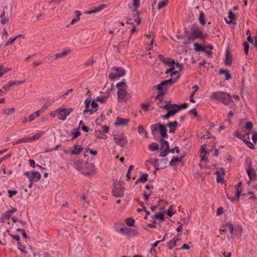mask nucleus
Instances as JSON below:
<instances>
[{
  "instance_id": "f257e3e1",
  "label": "nucleus",
  "mask_w": 257,
  "mask_h": 257,
  "mask_svg": "<svg viewBox=\"0 0 257 257\" xmlns=\"http://www.w3.org/2000/svg\"><path fill=\"white\" fill-rule=\"evenodd\" d=\"M210 98L211 99L219 101L225 105H228L232 101L231 96L228 93L221 91L213 92Z\"/></svg>"
},
{
  "instance_id": "f03ea898",
  "label": "nucleus",
  "mask_w": 257,
  "mask_h": 257,
  "mask_svg": "<svg viewBox=\"0 0 257 257\" xmlns=\"http://www.w3.org/2000/svg\"><path fill=\"white\" fill-rule=\"evenodd\" d=\"M176 81V80L175 78H174V79L170 78L169 79L163 81L161 82L159 84L156 85L155 87L159 90V93L156 96V99H160L161 98V97H163V96L165 94V92L163 90H164L165 91L167 90V88L166 86L171 85L172 84L175 83Z\"/></svg>"
},
{
  "instance_id": "7ed1b4c3",
  "label": "nucleus",
  "mask_w": 257,
  "mask_h": 257,
  "mask_svg": "<svg viewBox=\"0 0 257 257\" xmlns=\"http://www.w3.org/2000/svg\"><path fill=\"white\" fill-rule=\"evenodd\" d=\"M191 33L188 35L189 40L193 41H195L196 39H201L204 40L206 38V36L203 34L202 31L197 28H193L191 29Z\"/></svg>"
},
{
  "instance_id": "20e7f679",
  "label": "nucleus",
  "mask_w": 257,
  "mask_h": 257,
  "mask_svg": "<svg viewBox=\"0 0 257 257\" xmlns=\"http://www.w3.org/2000/svg\"><path fill=\"white\" fill-rule=\"evenodd\" d=\"M125 73V70L120 67H113L109 75V78L114 80L124 75Z\"/></svg>"
},
{
  "instance_id": "39448f33",
  "label": "nucleus",
  "mask_w": 257,
  "mask_h": 257,
  "mask_svg": "<svg viewBox=\"0 0 257 257\" xmlns=\"http://www.w3.org/2000/svg\"><path fill=\"white\" fill-rule=\"evenodd\" d=\"M74 110L73 108H58L55 110V112L57 113V117L59 119L62 120H65L67 116Z\"/></svg>"
},
{
  "instance_id": "423d86ee",
  "label": "nucleus",
  "mask_w": 257,
  "mask_h": 257,
  "mask_svg": "<svg viewBox=\"0 0 257 257\" xmlns=\"http://www.w3.org/2000/svg\"><path fill=\"white\" fill-rule=\"evenodd\" d=\"M113 140L115 144L121 147H124L127 144L126 137L123 134H113Z\"/></svg>"
},
{
  "instance_id": "0eeeda50",
  "label": "nucleus",
  "mask_w": 257,
  "mask_h": 257,
  "mask_svg": "<svg viewBox=\"0 0 257 257\" xmlns=\"http://www.w3.org/2000/svg\"><path fill=\"white\" fill-rule=\"evenodd\" d=\"M124 190L122 186L121 183L118 182L115 184L114 188L112 190L113 194L114 196L121 197L123 195Z\"/></svg>"
},
{
  "instance_id": "6e6552de",
  "label": "nucleus",
  "mask_w": 257,
  "mask_h": 257,
  "mask_svg": "<svg viewBox=\"0 0 257 257\" xmlns=\"http://www.w3.org/2000/svg\"><path fill=\"white\" fill-rule=\"evenodd\" d=\"M125 89V88L119 89L117 92L118 98L122 101H126L131 97V95L126 92Z\"/></svg>"
},
{
  "instance_id": "1a4fd4ad",
  "label": "nucleus",
  "mask_w": 257,
  "mask_h": 257,
  "mask_svg": "<svg viewBox=\"0 0 257 257\" xmlns=\"http://www.w3.org/2000/svg\"><path fill=\"white\" fill-rule=\"evenodd\" d=\"M137 232L138 230L128 228L126 226H122L120 227L119 233L122 235H131L133 233H136Z\"/></svg>"
},
{
  "instance_id": "9d476101",
  "label": "nucleus",
  "mask_w": 257,
  "mask_h": 257,
  "mask_svg": "<svg viewBox=\"0 0 257 257\" xmlns=\"http://www.w3.org/2000/svg\"><path fill=\"white\" fill-rule=\"evenodd\" d=\"M227 230H229L231 234H233L234 231V227L232 223H226L223 225L221 228H220L219 230L220 232H226Z\"/></svg>"
},
{
  "instance_id": "9b49d317",
  "label": "nucleus",
  "mask_w": 257,
  "mask_h": 257,
  "mask_svg": "<svg viewBox=\"0 0 257 257\" xmlns=\"http://www.w3.org/2000/svg\"><path fill=\"white\" fill-rule=\"evenodd\" d=\"M236 193L233 197H230L227 196L228 198L231 201H235L238 200L241 195H244L245 193L241 194L242 189L241 187H236Z\"/></svg>"
},
{
  "instance_id": "f8f14e48",
  "label": "nucleus",
  "mask_w": 257,
  "mask_h": 257,
  "mask_svg": "<svg viewBox=\"0 0 257 257\" xmlns=\"http://www.w3.org/2000/svg\"><path fill=\"white\" fill-rule=\"evenodd\" d=\"M130 121L128 118H122L119 116L116 118V121L114 123L116 125H124L125 126Z\"/></svg>"
},
{
  "instance_id": "ddd939ff",
  "label": "nucleus",
  "mask_w": 257,
  "mask_h": 257,
  "mask_svg": "<svg viewBox=\"0 0 257 257\" xmlns=\"http://www.w3.org/2000/svg\"><path fill=\"white\" fill-rule=\"evenodd\" d=\"M242 229L239 226H236L234 228V231L233 234H231V238H233L234 237L237 238H239L242 234Z\"/></svg>"
},
{
  "instance_id": "4468645a",
  "label": "nucleus",
  "mask_w": 257,
  "mask_h": 257,
  "mask_svg": "<svg viewBox=\"0 0 257 257\" xmlns=\"http://www.w3.org/2000/svg\"><path fill=\"white\" fill-rule=\"evenodd\" d=\"M246 171L250 179L248 182V184H249L251 181L255 179L256 173L255 170L251 167L249 166Z\"/></svg>"
},
{
  "instance_id": "2eb2a0df",
  "label": "nucleus",
  "mask_w": 257,
  "mask_h": 257,
  "mask_svg": "<svg viewBox=\"0 0 257 257\" xmlns=\"http://www.w3.org/2000/svg\"><path fill=\"white\" fill-rule=\"evenodd\" d=\"M160 127L159 132L160 134L161 138L168 139L169 136L167 133V130L166 128V126L161 123Z\"/></svg>"
},
{
  "instance_id": "dca6fc26",
  "label": "nucleus",
  "mask_w": 257,
  "mask_h": 257,
  "mask_svg": "<svg viewBox=\"0 0 257 257\" xmlns=\"http://www.w3.org/2000/svg\"><path fill=\"white\" fill-rule=\"evenodd\" d=\"M161 123L158 122L155 124H154L151 126V130L152 135L153 136L156 137L157 135H158V133L159 132L160 129V126Z\"/></svg>"
},
{
  "instance_id": "f3484780",
  "label": "nucleus",
  "mask_w": 257,
  "mask_h": 257,
  "mask_svg": "<svg viewBox=\"0 0 257 257\" xmlns=\"http://www.w3.org/2000/svg\"><path fill=\"white\" fill-rule=\"evenodd\" d=\"M83 165L82 163L79 161H77L75 162L74 166L75 167L80 171L82 172V173L85 175H88L90 174V172L88 171H84L82 170V165Z\"/></svg>"
},
{
  "instance_id": "a211bd4d",
  "label": "nucleus",
  "mask_w": 257,
  "mask_h": 257,
  "mask_svg": "<svg viewBox=\"0 0 257 257\" xmlns=\"http://www.w3.org/2000/svg\"><path fill=\"white\" fill-rule=\"evenodd\" d=\"M106 7V5L104 4H101L99 5L98 7H95L93 8L92 10L88 11L85 12L86 14H91L95 13H97Z\"/></svg>"
},
{
  "instance_id": "6ab92c4d",
  "label": "nucleus",
  "mask_w": 257,
  "mask_h": 257,
  "mask_svg": "<svg viewBox=\"0 0 257 257\" xmlns=\"http://www.w3.org/2000/svg\"><path fill=\"white\" fill-rule=\"evenodd\" d=\"M32 175L30 180H32L35 182L39 181L41 177V174L37 171L32 172Z\"/></svg>"
},
{
  "instance_id": "aec40b11",
  "label": "nucleus",
  "mask_w": 257,
  "mask_h": 257,
  "mask_svg": "<svg viewBox=\"0 0 257 257\" xmlns=\"http://www.w3.org/2000/svg\"><path fill=\"white\" fill-rule=\"evenodd\" d=\"M232 62V56L230 53L228 49L226 50L225 52V59L224 61L226 65H230Z\"/></svg>"
},
{
  "instance_id": "412c9836",
  "label": "nucleus",
  "mask_w": 257,
  "mask_h": 257,
  "mask_svg": "<svg viewBox=\"0 0 257 257\" xmlns=\"http://www.w3.org/2000/svg\"><path fill=\"white\" fill-rule=\"evenodd\" d=\"M178 122L177 121L169 122L166 126L170 128L169 130L170 133H174L176 127L177 126Z\"/></svg>"
},
{
  "instance_id": "4be33fe9",
  "label": "nucleus",
  "mask_w": 257,
  "mask_h": 257,
  "mask_svg": "<svg viewBox=\"0 0 257 257\" xmlns=\"http://www.w3.org/2000/svg\"><path fill=\"white\" fill-rule=\"evenodd\" d=\"M94 134L95 136L98 139L106 140L107 138V136L100 130L96 131Z\"/></svg>"
},
{
  "instance_id": "5701e85b",
  "label": "nucleus",
  "mask_w": 257,
  "mask_h": 257,
  "mask_svg": "<svg viewBox=\"0 0 257 257\" xmlns=\"http://www.w3.org/2000/svg\"><path fill=\"white\" fill-rule=\"evenodd\" d=\"M138 132L140 135H142L144 138H147L148 137L147 132L142 125L139 126Z\"/></svg>"
},
{
  "instance_id": "b1692460",
  "label": "nucleus",
  "mask_w": 257,
  "mask_h": 257,
  "mask_svg": "<svg viewBox=\"0 0 257 257\" xmlns=\"http://www.w3.org/2000/svg\"><path fill=\"white\" fill-rule=\"evenodd\" d=\"M133 13L132 17L134 19V21L137 22L138 25H140L141 23V19L139 17V15L140 14V12L137 10V12H134Z\"/></svg>"
},
{
  "instance_id": "393cba45",
  "label": "nucleus",
  "mask_w": 257,
  "mask_h": 257,
  "mask_svg": "<svg viewBox=\"0 0 257 257\" xmlns=\"http://www.w3.org/2000/svg\"><path fill=\"white\" fill-rule=\"evenodd\" d=\"M176 106H178V104L176 103L171 104L170 101L166 102V104L163 106H160L161 108H163L167 110H170L173 107H176Z\"/></svg>"
},
{
  "instance_id": "a878e982",
  "label": "nucleus",
  "mask_w": 257,
  "mask_h": 257,
  "mask_svg": "<svg viewBox=\"0 0 257 257\" xmlns=\"http://www.w3.org/2000/svg\"><path fill=\"white\" fill-rule=\"evenodd\" d=\"M148 175L147 174H143L135 182V184H138L139 182L145 183L148 180Z\"/></svg>"
},
{
  "instance_id": "bb28decb",
  "label": "nucleus",
  "mask_w": 257,
  "mask_h": 257,
  "mask_svg": "<svg viewBox=\"0 0 257 257\" xmlns=\"http://www.w3.org/2000/svg\"><path fill=\"white\" fill-rule=\"evenodd\" d=\"M165 138H161L160 139V142H161V149L162 150L163 149V148L164 147H165V149H168V150H171L170 147H169V143L167 141H165L164 140Z\"/></svg>"
},
{
  "instance_id": "cd10ccee",
  "label": "nucleus",
  "mask_w": 257,
  "mask_h": 257,
  "mask_svg": "<svg viewBox=\"0 0 257 257\" xmlns=\"http://www.w3.org/2000/svg\"><path fill=\"white\" fill-rule=\"evenodd\" d=\"M219 73L220 74H223L225 73V79L226 80H229L231 78V75L229 73V71L228 70L223 69H219Z\"/></svg>"
},
{
  "instance_id": "c85d7f7f",
  "label": "nucleus",
  "mask_w": 257,
  "mask_h": 257,
  "mask_svg": "<svg viewBox=\"0 0 257 257\" xmlns=\"http://www.w3.org/2000/svg\"><path fill=\"white\" fill-rule=\"evenodd\" d=\"M133 2L132 4V6H133L134 8L132 10L133 13L137 12V10L140 7V0H133Z\"/></svg>"
},
{
  "instance_id": "c756f323",
  "label": "nucleus",
  "mask_w": 257,
  "mask_h": 257,
  "mask_svg": "<svg viewBox=\"0 0 257 257\" xmlns=\"http://www.w3.org/2000/svg\"><path fill=\"white\" fill-rule=\"evenodd\" d=\"M184 157V156H182L180 158L173 157L170 162V165L174 166L175 163L181 162Z\"/></svg>"
},
{
  "instance_id": "7c9ffc66",
  "label": "nucleus",
  "mask_w": 257,
  "mask_h": 257,
  "mask_svg": "<svg viewBox=\"0 0 257 257\" xmlns=\"http://www.w3.org/2000/svg\"><path fill=\"white\" fill-rule=\"evenodd\" d=\"M1 23L3 25H5L9 22V19L6 17L5 13L4 11L1 15Z\"/></svg>"
},
{
  "instance_id": "2f4dec72",
  "label": "nucleus",
  "mask_w": 257,
  "mask_h": 257,
  "mask_svg": "<svg viewBox=\"0 0 257 257\" xmlns=\"http://www.w3.org/2000/svg\"><path fill=\"white\" fill-rule=\"evenodd\" d=\"M199 21L201 25L204 26L205 25V15L202 11L199 12Z\"/></svg>"
},
{
  "instance_id": "473e14b6",
  "label": "nucleus",
  "mask_w": 257,
  "mask_h": 257,
  "mask_svg": "<svg viewBox=\"0 0 257 257\" xmlns=\"http://www.w3.org/2000/svg\"><path fill=\"white\" fill-rule=\"evenodd\" d=\"M70 52V50H66V51H63L61 53H57L55 55V59H57L59 58H60V57H65L66 56H67L68 53Z\"/></svg>"
},
{
  "instance_id": "72a5a7b5",
  "label": "nucleus",
  "mask_w": 257,
  "mask_h": 257,
  "mask_svg": "<svg viewBox=\"0 0 257 257\" xmlns=\"http://www.w3.org/2000/svg\"><path fill=\"white\" fill-rule=\"evenodd\" d=\"M228 18H229L230 20L229 21H227V20L226 21V22L228 24L233 23L234 21H236L235 15L231 11H230L229 13Z\"/></svg>"
},
{
  "instance_id": "f704fd0d",
  "label": "nucleus",
  "mask_w": 257,
  "mask_h": 257,
  "mask_svg": "<svg viewBox=\"0 0 257 257\" xmlns=\"http://www.w3.org/2000/svg\"><path fill=\"white\" fill-rule=\"evenodd\" d=\"M172 153L174 154V149H172L171 150L165 149L164 151H162L160 154V156L162 157H166L168 153Z\"/></svg>"
},
{
  "instance_id": "c9c22d12",
  "label": "nucleus",
  "mask_w": 257,
  "mask_h": 257,
  "mask_svg": "<svg viewBox=\"0 0 257 257\" xmlns=\"http://www.w3.org/2000/svg\"><path fill=\"white\" fill-rule=\"evenodd\" d=\"M83 148H77V145H74V149L71 151V155H77L79 154L83 150Z\"/></svg>"
},
{
  "instance_id": "e433bc0d",
  "label": "nucleus",
  "mask_w": 257,
  "mask_h": 257,
  "mask_svg": "<svg viewBox=\"0 0 257 257\" xmlns=\"http://www.w3.org/2000/svg\"><path fill=\"white\" fill-rule=\"evenodd\" d=\"M177 245V243L175 242V240H171L170 241L167 242V247L169 249H172L174 246Z\"/></svg>"
},
{
  "instance_id": "4c0bfd02",
  "label": "nucleus",
  "mask_w": 257,
  "mask_h": 257,
  "mask_svg": "<svg viewBox=\"0 0 257 257\" xmlns=\"http://www.w3.org/2000/svg\"><path fill=\"white\" fill-rule=\"evenodd\" d=\"M168 3V0H164L163 1L160 2L158 5L157 8L159 10L163 9L165 7Z\"/></svg>"
},
{
  "instance_id": "58836bf2",
  "label": "nucleus",
  "mask_w": 257,
  "mask_h": 257,
  "mask_svg": "<svg viewBox=\"0 0 257 257\" xmlns=\"http://www.w3.org/2000/svg\"><path fill=\"white\" fill-rule=\"evenodd\" d=\"M43 133H44L43 132H39V133L34 135V136H33L32 137H30L31 142L35 141L38 140L42 136Z\"/></svg>"
},
{
  "instance_id": "ea45409f",
  "label": "nucleus",
  "mask_w": 257,
  "mask_h": 257,
  "mask_svg": "<svg viewBox=\"0 0 257 257\" xmlns=\"http://www.w3.org/2000/svg\"><path fill=\"white\" fill-rule=\"evenodd\" d=\"M125 222L130 226H133L135 224V219L132 218H127L125 219Z\"/></svg>"
},
{
  "instance_id": "a19ab883",
  "label": "nucleus",
  "mask_w": 257,
  "mask_h": 257,
  "mask_svg": "<svg viewBox=\"0 0 257 257\" xmlns=\"http://www.w3.org/2000/svg\"><path fill=\"white\" fill-rule=\"evenodd\" d=\"M149 148L151 151H157L159 149V145L155 143H153L149 145Z\"/></svg>"
},
{
  "instance_id": "79ce46f5",
  "label": "nucleus",
  "mask_w": 257,
  "mask_h": 257,
  "mask_svg": "<svg viewBox=\"0 0 257 257\" xmlns=\"http://www.w3.org/2000/svg\"><path fill=\"white\" fill-rule=\"evenodd\" d=\"M179 111V109H177V107H173V108L168 110V114L171 116H174L175 113H177Z\"/></svg>"
},
{
  "instance_id": "37998d69",
  "label": "nucleus",
  "mask_w": 257,
  "mask_h": 257,
  "mask_svg": "<svg viewBox=\"0 0 257 257\" xmlns=\"http://www.w3.org/2000/svg\"><path fill=\"white\" fill-rule=\"evenodd\" d=\"M194 49L196 51H204L205 49L199 44L195 43L194 44Z\"/></svg>"
},
{
  "instance_id": "c03bdc74",
  "label": "nucleus",
  "mask_w": 257,
  "mask_h": 257,
  "mask_svg": "<svg viewBox=\"0 0 257 257\" xmlns=\"http://www.w3.org/2000/svg\"><path fill=\"white\" fill-rule=\"evenodd\" d=\"M85 108L84 110H83V113L85 114L86 113L89 112L90 114H92L94 112H95L97 111V109H89V105H85Z\"/></svg>"
},
{
  "instance_id": "a18cd8bd",
  "label": "nucleus",
  "mask_w": 257,
  "mask_h": 257,
  "mask_svg": "<svg viewBox=\"0 0 257 257\" xmlns=\"http://www.w3.org/2000/svg\"><path fill=\"white\" fill-rule=\"evenodd\" d=\"M152 218H155V219H159L162 221L164 220V217L163 213H160V214L156 213L153 216H152Z\"/></svg>"
},
{
  "instance_id": "49530a36",
  "label": "nucleus",
  "mask_w": 257,
  "mask_h": 257,
  "mask_svg": "<svg viewBox=\"0 0 257 257\" xmlns=\"http://www.w3.org/2000/svg\"><path fill=\"white\" fill-rule=\"evenodd\" d=\"M116 87L118 88V89H123V88L126 89V84L124 81H121V82L118 83L116 84Z\"/></svg>"
},
{
  "instance_id": "de8ad7c7",
  "label": "nucleus",
  "mask_w": 257,
  "mask_h": 257,
  "mask_svg": "<svg viewBox=\"0 0 257 257\" xmlns=\"http://www.w3.org/2000/svg\"><path fill=\"white\" fill-rule=\"evenodd\" d=\"M46 109V106H43L42 108H41L40 109L37 110V111L35 112L34 113L35 114V116L39 117L41 113H43L45 110Z\"/></svg>"
},
{
  "instance_id": "09e8293b",
  "label": "nucleus",
  "mask_w": 257,
  "mask_h": 257,
  "mask_svg": "<svg viewBox=\"0 0 257 257\" xmlns=\"http://www.w3.org/2000/svg\"><path fill=\"white\" fill-rule=\"evenodd\" d=\"M241 140L243 142H244L248 147H249L250 148H252L251 146H252V144L250 142L247 141V140L245 138V136L244 135H243V137H241Z\"/></svg>"
},
{
  "instance_id": "8fccbe9b",
  "label": "nucleus",
  "mask_w": 257,
  "mask_h": 257,
  "mask_svg": "<svg viewBox=\"0 0 257 257\" xmlns=\"http://www.w3.org/2000/svg\"><path fill=\"white\" fill-rule=\"evenodd\" d=\"M15 111V109L14 107L11 108H7L4 110V113L7 115L13 113Z\"/></svg>"
},
{
  "instance_id": "3c124183",
  "label": "nucleus",
  "mask_w": 257,
  "mask_h": 257,
  "mask_svg": "<svg viewBox=\"0 0 257 257\" xmlns=\"http://www.w3.org/2000/svg\"><path fill=\"white\" fill-rule=\"evenodd\" d=\"M9 82L10 83V85H11V86H13L15 85H19V84H23V83H24L25 82V81L23 80V81H15L11 80Z\"/></svg>"
},
{
  "instance_id": "603ef678",
  "label": "nucleus",
  "mask_w": 257,
  "mask_h": 257,
  "mask_svg": "<svg viewBox=\"0 0 257 257\" xmlns=\"http://www.w3.org/2000/svg\"><path fill=\"white\" fill-rule=\"evenodd\" d=\"M8 192L9 193V197L12 198L14 196L16 195L18 193L17 190H8Z\"/></svg>"
},
{
  "instance_id": "864d4df0",
  "label": "nucleus",
  "mask_w": 257,
  "mask_h": 257,
  "mask_svg": "<svg viewBox=\"0 0 257 257\" xmlns=\"http://www.w3.org/2000/svg\"><path fill=\"white\" fill-rule=\"evenodd\" d=\"M11 214H10L8 211H6L2 216V219L3 220H9L11 216Z\"/></svg>"
},
{
  "instance_id": "5fc2aeb1",
  "label": "nucleus",
  "mask_w": 257,
  "mask_h": 257,
  "mask_svg": "<svg viewBox=\"0 0 257 257\" xmlns=\"http://www.w3.org/2000/svg\"><path fill=\"white\" fill-rule=\"evenodd\" d=\"M165 64L169 66H173L174 64H175V61L174 60L172 59L169 58V60H167L166 61V63H165Z\"/></svg>"
},
{
  "instance_id": "6e6d98bb",
  "label": "nucleus",
  "mask_w": 257,
  "mask_h": 257,
  "mask_svg": "<svg viewBox=\"0 0 257 257\" xmlns=\"http://www.w3.org/2000/svg\"><path fill=\"white\" fill-rule=\"evenodd\" d=\"M158 161H159V160L157 159H151L149 161L150 163L151 164H153L154 165V166H159V164H158Z\"/></svg>"
},
{
  "instance_id": "4d7b16f0",
  "label": "nucleus",
  "mask_w": 257,
  "mask_h": 257,
  "mask_svg": "<svg viewBox=\"0 0 257 257\" xmlns=\"http://www.w3.org/2000/svg\"><path fill=\"white\" fill-rule=\"evenodd\" d=\"M158 57H159V60L162 62L163 63L165 64V63H166V61L167 60H169V58H165L164 55H161V54H160L159 56H158Z\"/></svg>"
},
{
  "instance_id": "13d9d810",
  "label": "nucleus",
  "mask_w": 257,
  "mask_h": 257,
  "mask_svg": "<svg viewBox=\"0 0 257 257\" xmlns=\"http://www.w3.org/2000/svg\"><path fill=\"white\" fill-rule=\"evenodd\" d=\"M253 127V123L251 121H247L245 124V128L247 130H250Z\"/></svg>"
},
{
  "instance_id": "bf43d9fd",
  "label": "nucleus",
  "mask_w": 257,
  "mask_h": 257,
  "mask_svg": "<svg viewBox=\"0 0 257 257\" xmlns=\"http://www.w3.org/2000/svg\"><path fill=\"white\" fill-rule=\"evenodd\" d=\"M172 209H173V206H170L169 207V208L167 210V215L170 217L172 216V215L175 213V212H173Z\"/></svg>"
},
{
  "instance_id": "052dcab7",
  "label": "nucleus",
  "mask_w": 257,
  "mask_h": 257,
  "mask_svg": "<svg viewBox=\"0 0 257 257\" xmlns=\"http://www.w3.org/2000/svg\"><path fill=\"white\" fill-rule=\"evenodd\" d=\"M189 104L187 103H184L182 104L181 105H178V106H176L177 109H179V111L183 108H186L187 107H188Z\"/></svg>"
},
{
  "instance_id": "680f3d73",
  "label": "nucleus",
  "mask_w": 257,
  "mask_h": 257,
  "mask_svg": "<svg viewBox=\"0 0 257 257\" xmlns=\"http://www.w3.org/2000/svg\"><path fill=\"white\" fill-rule=\"evenodd\" d=\"M244 49L245 54H248V49H249V44L248 43L245 42L243 43Z\"/></svg>"
},
{
  "instance_id": "e2e57ef3",
  "label": "nucleus",
  "mask_w": 257,
  "mask_h": 257,
  "mask_svg": "<svg viewBox=\"0 0 257 257\" xmlns=\"http://www.w3.org/2000/svg\"><path fill=\"white\" fill-rule=\"evenodd\" d=\"M150 106L149 103H142L141 104L142 108L145 110V111H148L149 107Z\"/></svg>"
},
{
  "instance_id": "0e129e2a",
  "label": "nucleus",
  "mask_w": 257,
  "mask_h": 257,
  "mask_svg": "<svg viewBox=\"0 0 257 257\" xmlns=\"http://www.w3.org/2000/svg\"><path fill=\"white\" fill-rule=\"evenodd\" d=\"M97 101H99L101 103H104L106 102V100L102 97V96H98L96 98Z\"/></svg>"
},
{
  "instance_id": "69168bd1",
  "label": "nucleus",
  "mask_w": 257,
  "mask_h": 257,
  "mask_svg": "<svg viewBox=\"0 0 257 257\" xmlns=\"http://www.w3.org/2000/svg\"><path fill=\"white\" fill-rule=\"evenodd\" d=\"M103 133H107L109 131V127L106 125H103L101 127V130Z\"/></svg>"
},
{
  "instance_id": "338daca9",
  "label": "nucleus",
  "mask_w": 257,
  "mask_h": 257,
  "mask_svg": "<svg viewBox=\"0 0 257 257\" xmlns=\"http://www.w3.org/2000/svg\"><path fill=\"white\" fill-rule=\"evenodd\" d=\"M81 133L78 130L75 133L73 134V136L71 139V140H73L78 137L80 135Z\"/></svg>"
},
{
  "instance_id": "774afa93",
  "label": "nucleus",
  "mask_w": 257,
  "mask_h": 257,
  "mask_svg": "<svg viewBox=\"0 0 257 257\" xmlns=\"http://www.w3.org/2000/svg\"><path fill=\"white\" fill-rule=\"evenodd\" d=\"M252 140L254 143H256L257 142V132L253 133L252 135Z\"/></svg>"
}]
</instances>
